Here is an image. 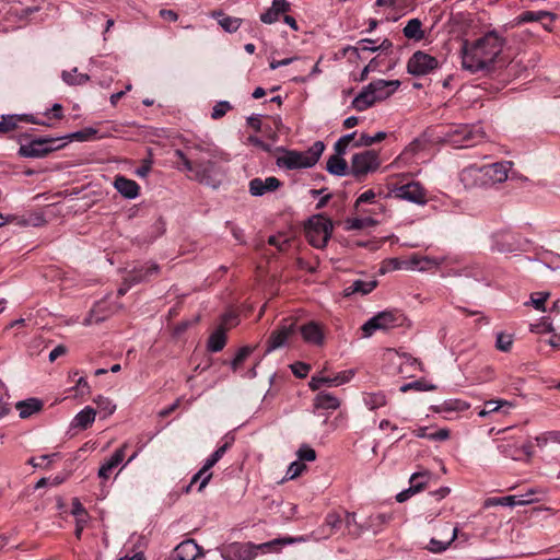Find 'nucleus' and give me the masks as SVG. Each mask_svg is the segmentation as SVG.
<instances>
[{"instance_id":"11","label":"nucleus","mask_w":560,"mask_h":560,"mask_svg":"<svg viewBox=\"0 0 560 560\" xmlns=\"http://www.w3.org/2000/svg\"><path fill=\"white\" fill-rule=\"evenodd\" d=\"M439 60L423 51H416L408 60L407 70L412 75H425L439 68Z\"/></svg>"},{"instance_id":"17","label":"nucleus","mask_w":560,"mask_h":560,"mask_svg":"<svg viewBox=\"0 0 560 560\" xmlns=\"http://www.w3.org/2000/svg\"><path fill=\"white\" fill-rule=\"evenodd\" d=\"M160 271L159 265L151 262L145 270L143 268L133 270L126 279L125 285L118 289V295H124L129 288L136 283H140L150 279V277L158 275Z\"/></svg>"},{"instance_id":"7","label":"nucleus","mask_w":560,"mask_h":560,"mask_svg":"<svg viewBox=\"0 0 560 560\" xmlns=\"http://www.w3.org/2000/svg\"><path fill=\"white\" fill-rule=\"evenodd\" d=\"M485 139V132L480 126L462 125L451 129L446 133V141L456 148L472 147Z\"/></svg>"},{"instance_id":"52","label":"nucleus","mask_w":560,"mask_h":560,"mask_svg":"<svg viewBox=\"0 0 560 560\" xmlns=\"http://www.w3.org/2000/svg\"><path fill=\"white\" fill-rule=\"evenodd\" d=\"M400 358L404 360L400 365L401 372H404V369H408V368H410L412 371H416V370L422 371V364L420 361H418V359L412 358L408 353H401Z\"/></svg>"},{"instance_id":"33","label":"nucleus","mask_w":560,"mask_h":560,"mask_svg":"<svg viewBox=\"0 0 560 560\" xmlns=\"http://www.w3.org/2000/svg\"><path fill=\"white\" fill-rule=\"evenodd\" d=\"M211 16L217 19L219 25L229 33L236 32L242 24V19L225 15L222 11H213Z\"/></svg>"},{"instance_id":"14","label":"nucleus","mask_w":560,"mask_h":560,"mask_svg":"<svg viewBox=\"0 0 560 560\" xmlns=\"http://www.w3.org/2000/svg\"><path fill=\"white\" fill-rule=\"evenodd\" d=\"M343 526V518L337 512H329L324 521V524L317 529L312 532V537L315 540L327 539Z\"/></svg>"},{"instance_id":"19","label":"nucleus","mask_w":560,"mask_h":560,"mask_svg":"<svg viewBox=\"0 0 560 560\" xmlns=\"http://www.w3.org/2000/svg\"><path fill=\"white\" fill-rule=\"evenodd\" d=\"M201 555V547L194 539H187L182 541L174 549L172 557L165 560H196Z\"/></svg>"},{"instance_id":"26","label":"nucleus","mask_w":560,"mask_h":560,"mask_svg":"<svg viewBox=\"0 0 560 560\" xmlns=\"http://www.w3.org/2000/svg\"><path fill=\"white\" fill-rule=\"evenodd\" d=\"M340 406L338 397L330 393L319 392L314 398V408L316 410H336Z\"/></svg>"},{"instance_id":"3","label":"nucleus","mask_w":560,"mask_h":560,"mask_svg":"<svg viewBox=\"0 0 560 560\" xmlns=\"http://www.w3.org/2000/svg\"><path fill=\"white\" fill-rule=\"evenodd\" d=\"M407 174H395L388 178L387 187L388 195L390 197L407 200L409 202H413L417 205H425L427 203V192L425 189L418 182H409L406 184H400L407 177Z\"/></svg>"},{"instance_id":"57","label":"nucleus","mask_w":560,"mask_h":560,"mask_svg":"<svg viewBox=\"0 0 560 560\" xmlns=\"http://www.w3.org/2000/svg\"><path fill=\"white\" fill-rule=\"evenodd\" d=\"M421 491V486L420 485H415V486H409L408 489H405L402 490L401 492H399L397 495H396V500L398 502H405L407 501L409 498H411L413 494L418 493Z\"/></svg>"},{"instance_id":"15","label":"nucleus","mask_w":560,"mask_h":560,"mask_svg":"<svg viewBox=\"0 0 560 560\" xmlns=\"http://www.w3.org/2000/svg\"><path fill=\"white\" fill-rule=\"evenodd\" d=\"M296 331L295 322L292 319H284L281 326L273 330L268 339L267 351L270 352L287 343L289 338Z\"/></svg>"},{"instance_id":"41","label":"nucleus","mask_w":560,"mask_h":560,"mask_svg":"<svg viewBox=\"0 0 560 560\" xmlns=\"http://www.w3.org/2000/svg\"><path fill=\"white\" fill-rule=\"evenodd\" d=\"M526 500L520 499L518 497L506 495L500 498H489L486 501L487 506L492 505H503V506H516V505H526Z\"/></svg>"},{"instance_id":"40","label":"nucleus","mask_w":560,"mask_h":560,"mask_svg":"<svg viewBox=\"0 0 560 560\" xmlns=\"http://www.w3.org/2000/svg\"><path fill=\"white\" fill-rule=\"evenodd\" d=\"M343 518V526L346 527L348 535L357 538L361 535L363 529L366 527L359 524L355 520V514L350 512H345Z\"/></svg>"},{"instance_id":"22","label":"nucleus","mask_w":560,"mask_h":560,"mask_svg":"<svg viewBox=\"0 0 560 560\" xmlns=\"http://www.w3.org/2000/svg\"><path fill=\"white\" fill-rule=\"evenodd\" d=\"M128 447L127 443H124L119 448H117L113 455L106 459L103 465L98 469V477L101 479L107 480L113 470L120 465L125 458V451Z\"/></svg>"},{"instance_id":"34","label":"nucleus","mask_w":560,"mask_h":560,"mask_svg":"<svg viewBox=\"0 0 560 560\" xmlns=\"http://www.w3.org/2000/svg\"><path fill=\"white\" fill-rule=\"evenodd\" d=\"M376 287V281H364V280H355L350 285L346 287L343 290L345 296H350L355 293H360L362 295L368 294L374 290Z\"/></svg>"},{"instance_id":"46","label":"nucleus","mask_w":560,"mask_h":560,"mask_svg":"<svg viewBox=\"0 0 560 560\" xmlns=\"http://www.w3.org/2000/svg\"><path fill=\"white\" fill-rule=\"evenodd\" d=\"M62 79L65 82L71 85L83 84L89 81V75L83 73H78L77 69H73L70 72L65 71L62 73Z\"/></svg>"},{"instance_id":"9","label":"nucleus","mask_w":560,"mask_h":560,"mask_svg":"<svg viewBox=\"0 0 560 560\" xmlns=\"http://www.w3.org/2000/svg\"><path fill=\"white\" fill-rule=\"evenodd\" d=\"M381 165L378 153L374 150H365L357 153L351 159L350 174L357 178L374 172Z\"/></svg>"},{"instance_id":"37","label":"nucleus","mask_w":560,"mask_h":560,"mask_svg":"<svg viewBox=\"0 0 560 560\" xmlns=\"http://www.w3.org/2000/svg\"><path fill=\"white\" fill-rule=\"evenodd\" d=\"M340 155L338 153L331 155L327 161V171L332 175L343 176L347 174L348 164Z\"/></svg>"},{"instance_id":"59","label":"nucleus","mask_w":560,"mask_h":560,"mask_svg":"<svg viewBox=\"0 0 560 560\" xmlns=\"http://www.w3.org/2000/svg\"><path fill=\"white\" fill-rule=\"evenodd\" d=\"M290 368L292 370V373L299 378L306 377L310 372V365L302 362H295L291 364Z\"/></svg>"},{"instance_id":"39","label":"nucleus","mask_w":560,"mask_h":560,"mask_svg":"<svg viewBox=\"0 0 560 560\" xmlns=\"http://www.w3.org/2000/svg\"><path fill=\"white\" fill-rule=\"evenodd\" d=\"M255 350V347H252V346H244L242 347L235 354V357L233 358V360L231 361V370L236 373L238 372L241 369H243L244 366V363L246 362V360L252 355V353L254 352Z\"/></svg>"},{"instance_id":"62","label":"nucleus","mask_w":560,"mask_h":560,"mask_svg":"<svg viewBox=\"0 0 560 560\" xmlns=\"http://www.w3.org/2000/svg\"><path fill=\"white\" fill-rule=\"evenodd\" d=\"M549 296V293H535L532 295V304L536 310L545 311L544 305Z\"/></svg>"},{"instance_id":"48","label":"nucleus","mask_w":560,"mask_h":560,"mask_svg":"<svg viewBox=\"0 0 560 560\" xmlns=\"http://www.w3.org/2000/svg\"><path fill=\"white\" fill-rule=\"evenodd\" d=\"M298 459L303 462H314L316 459V452L307 444H302L296 451Z\"/></svg>"},{"instance_id":"12","label":"nucleus","mask_w":560,"mask_h":560,"mask_svg":"<svg viewBox=\"0 0 560 560\" xmlns=\"http://www.w3.org/2000/svg\"><path fill=\"white\" fill-rule=\"evenodd\" d=\"M527 242L518 235L510 232L498 233L493 236L492 248L502 254H511L525 250Z\"/></svg>"},{"instance_id":"50","label":"nucleus","mask_w":560,"mask_h":560,"mask_svg":"<svg viewBox=\"0 0 560 560\" xmlns=\"http://www.w3.org/2000/svg\"><path fill=\"white\" fill-rule=\"evenodd\" d=\"M430 478H431L430 471H428V470L418 471V472H415L411 475V477L409 479V483L411 486L420 485L421 491H422L423 489H425Z\"/></svg>"},{"instance_id":"30","label":"nucleus","mask_w":560,"mask_h":560,"mask_svg":"<svg viewBox=\"0 0 560 560\" xmlns=\"http://www.w3.org/2000/svg\"><path fill=\"white\" fill-rule=\"evenodd\" d=\"M95 410L92 407H85L73 418L71 428L86 430L95 420Z\"/></svg>"},{"instance_id":"4","label":"nucleus","mask_w":560,"mask_h":560,"mask_svg":"<svg viewBox=\"0 0 560 560\" xmlns=\"http://www.w3.org/2000/svg\"><path fill=\"white\" fill-rule=\"evenodd\" d=\"M325 145L322 141H316L306 151L294 150L284 151L277 159V165L287 170L307 168L314 166L324 152Z\"/></svg>"},{"instance_id":"29","label":"nucleus","mask_w":560,"mask_h":560,"mask_svg":"<svg viewBox=\"0 0 560 560\" xmlns=\"http://www.w3.org/2000/svg\"><path fill=\"white\" fill-rule=\"evenodd\" d=\"M513 402L504 399L497 400H488L485 402L483 408L478 412L480 417H486L492 412L502 411L503 413H509L510 409L513 408Z\"/></svg>"},{"instance_id":"53","label":"nucleus","mask_w":560,"mask_h":560,"mask_svg":"<svg viewBox=\"0 0 560 560\" xmlns=\"http://www.w3.org/2000/svg\"><path fill=\"white\" fill-rule=\"evenodd\" d=\"M305 469H306V465L298 459L290 464V466L287 470V474H285V478L294 479V478L299 477Z\"/></svg>"},{"instance_id":"6","label":"nucleus","mask_w":560,"mask_h":560,"mask_svg":"<svg viewBox=\"0 0 560 560\" xmlns=\"http://www.w3.org/2000/svg\"><path fill=\"white\" fill-rule=\"evenodd\" d=\"M334 225L330 219L323 214H315L310 218L305 234L310 244L316 248H324L331 237Z\"/></svg>"},{"instance_id":"55","label":"nucleus","mask_w":560,"mask_h":560,"mask_svg":"<svg viewBox=\"0 0 560 560\" xmlns=\"http://www.w3.org/2000/svg\"><path fill=\"white\" fill-rule=\"evenodd\" d=\"M234 442V438L233 436H225V442L223 443V445H221L220 447H218L217 451H214L210 457L214 460V462H219L223 455L226 453V451L232 446Z\"/></svg>"},{"instance_id":"20","label":"nucleus","mask_w":560,"mask_h":560,"mask_svg":"<svg viewBox=\"0 0 560 560\" xmlns=\"http://www.w3.org/2000/svg\"><path fill=\"white\" fill-rule=\"evenodd\" d=\"M48 139H36L30 143L22 144L19 149V154L23 158H44L51 149L47 147Z\"/></svg>"},{"instance_id":"13","label":"nucleus","mask_w":560,"mask_h":560,"mask_svg":"<svg viewBox=\"0 0 560 560\" xmlns=\"http://www.w3.org/2000/svg\"><path fill=\"white\" fill-rule=\"evenodd\" d=\"M540 60L536 51H524L517 54L506 66L509 73L521 75L529 69H534Z\"/></svg>"},{"instance_id":"31","label":"nucleus","mask_w":560,"mask_h":560,"mask_svg":"<svg viewBox=\"0 0 560 560\" xmlns=\"http://www.w3.org/2000/svg\"><path fill=\"white\" fill-rule=\"evenodd\" d=\"M363 401L370 410H375L387 404V398L382 389H373L363 393Z\"/></svg>"},{"instance_id":"23","label":"nucleus","mask_w":560,"mask_h":560,"mask_svg":"<svg viewBox=\"0 0 560 560\" xmlns=\"http://www.w3.org/2000/svg\"><path fill=\"white\" fill-rule=\"evenodd\" d=\"M481 172V166L468 165L460 171L459 180L468 189L482 187Z\"/></svg>"},{"instance_id":"43","label":"nucleus","mask_w":560,"mask_h":560,"mask_svg":"<svg viewBox=\"0 0 560 560\" xmlns=\"http://www.w3.org/2000/svg\"><path fill=\"white\" fill-rule=\"evenodd\" d=\"M444 258H434V257H420L413 258L412 264L418 266L419 270L425 271L432 268H438L440 265L444 262Z\"/></svg>"},{"instance_id":"51","label":"nucleus","mask_w":560,"mask_h":560,"mask_svg":"<svg viewBox=\"0 0 560 560\" xmlns=\"http://www.w3.org/2000/svg\"><path fill=\"white\" fill-rule=\"evenodd\" d=\"M94 402L97 405V408L104 412L105 417L112 415L116 409V406L107 397L97 396Z\"/></svg>"},{"instance_id":"21","label":"nucleus","mask_w":560,"mask_h":560,"mask_svg":"<svg viewBox=\"0 0 560 560\" xmlns=\"http://www.w3.org/2000/svg\"><path fill=\"white\" fill-rule=\"evenodd\" d=\"M370 86L375 95L377 102H382L393 95L400 86L399 80H375L370 83Z\"/></svg>"},{"instance_id":"47","label":"nucleus","mask_w":560,"mask_h":560,"mask_svg":"<svg viewBox=\"0 0 560 560\" xmlns=\"http://www.w3.org/2000/svg\"><path fill=\"white\" fill-rule=\"evenodd\" d=\"M544 18H550V20H555L556 15L548 11H539V12L526 11V12L522 13V15L520 16L521 22L539 21Z\"/></svg>"},{"instance_id":"61","label":"nucleus","mask_w":560,"mask_h":560,"mask_svg":"<svg viewBox=\"0 0 560 560\" xmlns=\"http://www.w3.org/2000/svg\"><path fill=\"white\" fill-rule=\"evenodd\" d=\"M96 132L97 131L94 128H85L83 130L72 133L71 138L78 141H88L92 139V137L95 136Z\"/></svg>"},{"instance_id":"27","label":"nucleus","mask_w":560,"mask_h":560,"mask_svg":"<svg viewBox=\"0 0 560 560\" xmlns=\"http://www.w3.org/2000/svg\"><path fill=\"white\" fill-rule=\"evenodd\" d=\"M375 103H377V101L369 84L354 97L352 101V107L359 112H363Z\"/></svg>"},{"instance_id":"18","label":"nucleus","mask_w":560,"mask_h":560,"mask_svg":"<svg viewBox=\"0 0 560 560\" xmlns=\"http://www.w3.org/2000/svg\"><path fill=\"white\" fill-rule=\"evenodd\" d=\"M282 186L280 179L275 176L261 179L259 177L253 178L249 184V192L252 196L260 197L268 192H273Z\"/></svg>"},{"instance_id":"5","label":"nucleus","mask_w":560,"mask_h":560,"mask_svg":"<svg viewBox=\"0 0 560 560\" xmlns=\"http://www.w3.org/2000/svg\"><path fill=\"white\" fill-rule=\"evenodd\" d=\"M294 539H273L262 544H253V542H235L232 544L226 550V557L233 560H253L258 551L262 553L275 552L280 547L293 542Z\"/></svg>"},{"instance_id":"42","label":"nucleus","mask_w":560,"mask_h":560,"mask_svg":"<svg viewBox=\"0 0 560 560\" xmlns=\"http://www.w3.org/2000/svg\"><path fill=\"white\" fill-rule=\"evenodd\" d=\"M458 534V528L454 527L451 530V535L445 540H439L435 538H432L429 542V550L432 552H442L447 549V547L456 539Z\"/></svg>"},{"instance_id":"36","label":"nucleus","mask_w":560,"mask_h":560,"mask_svg":"<svg viewBox=\"0 0 560 560\" xmlns=\"http://www.w3.org/2000/svg\"><path fill=\"white\" fill-rule=\"evenodd\" d=\"M404 36L409 39L421 40L424 38L422 23L419 19H411L402 30Z\"/></svg>"},{"instance_id":"60","label":"nucleus","mask_w":560,"mask_h":560,"mask_svg":"<svg viewBox=\"0 0 560 560\" xmlns=\"http://www.w3.org/2000/svg\"><path fill=\"white\" fill-rule=\"evenodd\" d=\"M268 243L279 250H284L289 244V238L283 235H272L268 238Z\"/></svg>"},{"instance_id":"56","label":"nucleus","mask_w":560,"mask_h":560,"mask_svg":"<svg viewBox=\"0 0 560 560\" xmlns=\"http://www.w3.org/2000/svg\"><path fill=\"white\" fill-rule=\"evenodd\" d=\"M530 331L536 334H546L552 331V324L549 318L545 317L540 322L530 325Z\"/></svg>"},{"instance_id":"16","label":"nucleus","mask_w":560,"mask_h":560,"mask_svg":"<svg viewBox=\"0 0 560 560\" xmlns=\"http://www.w3.org/2000/svg\"><path fill=\"white\" fill-rule=\"evenodd\" d=\"M355 370L349 369L337 373H331L326 370L319 372L312 377L308 385H317L323 383H337L338 385L350 383L353 381Z\"/></svg>"},{"instance_id":"35","label":"nucleus","mask_w":560,"mask_h":560,"mask_svg":"<svg viewBox=\"0 0 560 560\" xmlns=\"http://www.w3.org/2000/svg\"><path fill=\"white\" fill-rule=\"evenodd\" d=\"M435 412L464 411L469 408V404L460 399H446L442 404L432 407Z\"/></svg>"},{"instance_id":"54","label":"nucleus","mask_w":560,"mask_h":560,"mask_svg":"<svg viewBox=\"0 0 560 560\" xmlns=\"http://www.w3.org/2000/svg\"><path fill=\"white\" fill-rule=\"evenodd\" d=\"M232 108L231 104L226 101L218 102L212 109L211 117L213 119L222 118L230 109Z\"/></svg>"},{"instance_id":"45","label":"nucleus","mask_w":560,"mask_h":560,"mask_svg":"<svg viewBox=\"0 0 560 560\" xmlns=\"http://www.w3.org/2000/svg\"><path fill=\"white\" fill-rule=\"evenodd\" d=\"M387 137L386 132L378 131L374 136H370L366 133L360 135L359 139L355 141L354 147H371L376 142H381L385 140Z\"/></svg>"},{"instance_id":"25","label":"nucleus","mask_w":560,"mask_h":560,"mask_svg":"<svg viewBox=\"0 0 560 560\" xmlns=\"http://www.w3.org/2000/svg\"><path fill=\"white\" fill-rule=\"evenodd\" d=\"M304 341L320 346L324 342L323 328L315 322H310L300 328Z\"/></svg>"},{"instance_id":"1","label":"nucleus","mask_w":560,"mask_h":560,"mask_svg":"<svg viewBox=\"0 0 560 560\" xmlns=\"http://www.w3.org/2000/svg\"><path fill=\"white\" fill-rule=\"evenodd\" d=\"M506 38L497 31H489L462 45V67L472 74L488 75L505 66L503 49Z\"/></svg>"},{"instance_id":"38","label":"nucleus","mask_w":560,"mask_h":560,"mask_svg":"<svg viewBox=\"0 0 560 560\" xmlns=\"http://www.w3.org/2000/svg\"><path fill=\"white\" fill-rule=\"evenodd\" d=\"M21 121H31L33 120L28 119L27 116H20V115H4L1 117L0 120V133H7L9 131L14 130L19 122Z\"/></svg>"},{"instance_id":"32","label":"nucleus","mask_w":560,"mask_h":560,"mask_svg":"<svg viewBox=\"0 0 560 560\" xmlns=\"http://www.w3.org/2000/svg\"><path fill=\"white\" fill-rule=\"evenodd\" d=\"M226 330L228 327L219 325V327L209 336L208 350L211 352L221 351L226 343Z\"/></svg>"},{"instance_id":"63","label":"nucleus","mask_w":560,"mask_h":560,"mask_svg":"<svg viewBox=\"0 0 560 560\" xmlns=\"http://www.w3.org/2000/svg\"><path fill=\"white\" fill-rule=\"evenodd\" d=\"M56 456V454L52 455H40L38 457H32L28 463L34 467H46L51 458Z\"/></svg>"},{"instance_id":"10","label":"nucleus","mask_w":560,"mask_h":560,"mask_svg":"<svg viewBox=\"0 0 560 560\" xmlns=\"http://www.w3.org/2000/svg\"><path fill=\"white\" fill-rule=\"evenodd\" d=\"M512 165V162L502 161L481 166L482 187L487 188L504 183L509 177Z\"/></svg>"},{"instance_id":"44","label":"nucleus","mask_w":560,"mask_h":560,"mask_svg":"<svg viewBox=\"0 0 560 560\" xmlns=\"http://www.w3.org/2000/svg\"><path fill=\"white\" fill-rule=\"evenodd\" d=\"M211 477H212V474H206L205 471L199 469L192 476L190 482L186 487H184L183 492L188 493L190 491L191 487L195 483H197L198 481H200L199 487H198V491H202L205 489V487L208 485V482L210 481Z\"/></svg>"},{"instance_id":"64","label":"nucleus","mask_w":560,"mask_h":560,"mask_svg":"<svg viewBox=\"0 0 560 560\" xmlns=\"http://www.w3.org/2000/svg\"><path fill=\"white\" fill-rule=\"evenodd\" d=\"M290 4L287 0H273L271 9L280 15L281 13H284L289 10Z\"/></svg>"},{"instance_id":"49","label":"nucleus","mask_w":560,"mask_h":560,"mask_svg":"<svg viewBox=\"0 0 560 560\" xmlns=\"http://www.w3.org/2000/svg\"><path fill=\"white\" fill-rule=\"evenodd\" d=\"M513 343V336L504 332L497 335L495 347L498 350L508 352L511 350Z\"/></svg>"},{"instance_id":"24","label":"nucleus","mask_w":560,"mask_h":560,"mask_svg":"<svg viewBox=\"0 0 560 560\" xmlns=\"http://www.w3.org/2000/svg\"><path fill=\"white\" fill-rule=\"evenodd\" d=\"M114 187L117 189V191L128 199H135L139 195V185L129 178H126L125 176H116L114 180Z\"/></svg>"},{"instance_id":"58","label":"nucleus","mask_w":560,"mask_h":560,"mask_svg":"<svg viewBox=\"0 0 560 560\" xmlns=\"http://www.w3.org/2000/svg\"><path fill=\"white\" fill-rule=\"evenodd\" d=\"M355 132L341 137L335 144V150L338 154H343L348 144L354 139Z\"/></svg>"},{"instance_id":"2","label":"nucleus","mask_w":560,"mask_h":560,"mask_svg":"<svg viewBox=\"0 0 560 560\" xmlns=\"http://www.w3.org/2000/svg\"><path fill=\"white\" fill-rule=\"evenodd\" d=\"M189 155L182 150L175 156L182 162L183 168L192 174L195 180L217 187L220 176L224 175L223 163L229 161L228 154L211 144H195L188 148Z\"/></svg>"},{"instance_id":"28","label":"nucleus","mask_w":560,"mask_h":560,"mask_svg":"<svg viewBox=\"0 0 560 560\" xmlns=\"http://www.w3.org/2000/svg\"><path fill=\"white\" fill-rule=\"evenodd\" d=\"M43 408V401L38 398H28L20 400L15 404V409L22 419L30 418L34 413L40 411Z\"/></svg>"},{"instance_id":"8","label":"nucleus","mask_w":560,"mask_h":560,"mask_svg":"<svg viewBox=\"0 0 560 560\" xmlns=\"http://www.w3.org/2000/svg\"><path fill=\"white\" fill-rule=\"evenodd\" d=\"M405 317L398 311H384L370 318L362 330L365 337H370L375 330L392 329L404 324Z\"/></svg>"}]
</instances>
